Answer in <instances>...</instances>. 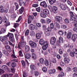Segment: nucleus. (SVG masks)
Returning <instances> with one entry per match:
<instances>
[{
    "label": "nucleus",
    "mask_w": 77,
    "mask_h": 77,
    "mask_svg": "<svg viewBox=\"0 0 77 77\" xmlns=\"http://www.w3.org/2000/svg\"><path fill=\"white\" fill-rule=\"evenodd\" d=\"M6 36L7 37H9V38L10 41L12 42H14L15 41V38H14V34H13L8 32V34L6 35Z\"/></svg>",
    "instance_id": "nucleus-1"
},
{
    "label": "nucleus",
    "mask_w": 77,
    "mask_h": 77,
    "mask_svg": "<svg viewBox=\"0 0 77 77\" xmlns=\"http://www.w3.org/2000/svg\"><path fill=\"white\" fill-rule=\"evenodd\" d=\"M26 42H19L18 44V48H19V49H20L21 50V47H24V46L26 45Z\"/></svg>",
    "instance_id": "nucleus-2"
},
{
    "label": "nucleus",
    "mask_w": 77,
    "mask_h": 77,
    "mask_svg": "<svg viewBox=\"0 0 77 77\" xmlns=\"http://www.w3.org/2000/svg\"><path fill=\"white\" fill-rule=\"evenodd\" d=\"M29 44L32 48H36L37 46V45L36 43L31 41H30L29 42Z\"/></svg>",
    "instance_id": "nucleus-3"
},
{
    "label": "nucleus",
    "mask_w": 77,
    "mask_h": 77,
    "mask_svg": "<svg viewBox=\"0 0 77 77\" xmlns=\"http://www.w3.org/2000/svg\"><path fill=\"white\" fill-rule=\"evenodd\" d=\"M48 42L46 41L45 43V45L42 47V48L43 50H47V48H48Z\"/></svg>",
    "instance_id": "nucleus-4"
},
{
    "label": "nucleus",
    "mask_w": 77,
    "mask_h": 77,
    "mask_svg": "<svg viewBox=\"0 0 77 77\" xmlns=\"http://www.w3.org/2000/svg\"><path fill=\"white\" fill-rule=\"evenodd\" d=\"M56 41V38L55 37H52L51 38L50 40V43L52 45H54V44L55 42Z\"/></svg>",
    "instance_id": "nucleus-5"
},
{
    "label": "nucleus",
    "mask_w": 77,
    "mask_h": 77,
    "mask_svg": "<svg viewBox=\"0 0 77 77\" xmlns=\"http://www.w3.org/2000/svg\"><path fill=\"white\" fill-rule=\"evenodd\" d=\"M40 5L43 8H47V4L45 1H43L41 2Z\"/></svg>",
    "instance_id": "nucleus-6"
},
{
    "label": "nucleus",
    "mask_w": 77,
    "mask_h": 77,
    "mask_svg": "<svg viewBox=\"0 0 77 77\" xmlns=\"http://www.w3.org/2000/svg\"><path fill=\"white\" fill-rule=\"evenodd\" d=\"M3 21L4 22H5V23H6V26H9V25H10V23H9V22L8 21V20H7L6 17H4Z\"/></svg>",
    "instance_id": "nucleus-7"
},
{
    "label": "nucleus",
    "mask_w": 77,
    "mask_h": 77,
    "mask_svg": "<svg viewBox=\"0 0 77 77\" xmlns=\"http://www.w3.org/2000/svg\"><path fill=\"white\" fill-rule=\"evenodd\" d=\"M77 34H73L72 35V40L73 41L75 42V40H76V39H77Z\"/></svg>",
    "instance_id": "nucleus-8"
},
{
    "label": "nucleus",
    "mask_w": 77,
    "mask_h": 77,
    "mask_svg": "<svg viewBox=\"0 0 77 77\" xmlns=\"http://www.w3.org/2000/svg\"><path fill=\"white\" fill-rule=\"evenodd\" d=\"M56 20L58 22L60 23V20H62V18L60 16H57L55 17Z\"/></svg>",
    "instance_id": "nucleus-9"
},
{
    "label": "nucleus",
    "mask_w": 77,
    "mask_h": 77,
    "mask_svg": "<svg viewBox=\"0 0 77 77\" xmlns=\"http://www.w3.org/2000/svg\"><path fill=\"white\" fill-rule=\"evenodd\" d=\"M52 9L54 13H55V14H56V13H57L58 9H57V7H56L55 6H54L52 7Z\"/></svg>",
    "instance_id": "nucleus-10"
},
{
    "label": "nucleus",
    "mask_w": 77,
    "mask_h": 77,
    "mask_svg": "<svg viewBox=\"0 0 77 77\" xmlns=\"http://www.w3.org/2000/svg\"><path fill=\"white\" fill-rule=\"evenodd\" d=\"M60 7L62 10L63 11L66 10V7H65V5L63 4H60Z\"/></svg>",
    "instance_id": "nucleus-11"
},
{
    "label": "nucleus",
    "mask_w": 77,
    "mask_h": 77,
    "mask_svg": "<svg viewBox=\"0 0 77 77\" xmlns=\"http://www.w3.org/2000/svg\"><path fill=\"white\" fill-rule=\"evenodd\" d=\"M25 50L26 53L29 52V50H30V47H29V46L28 45L25 46Z\"/></svg>",
    "instance_id": "nucleus-12"
},
{
    "label": "nucleus",
    "mask_w": 77,
    "mask_h": 77,
    "mask_svg": "<svg viewBox=\"0 0 77 77\" xmlns=\"http://www.w3.org/2000/svg\"><path fill=\"white\" fill-rule=\"evenodd\" d=\"M43 12L44 14H45L46 15H48L49 14V11L47 9H43Z\"/></svg>",
    "instance_id": "nucleus-13"
},
{
    "label": "nucleus",
    "mask_w": 77,
    "mask_h": 77,
    "mask_svg": "<svg viewBox=\"0 0 77 77\" xmlns=\"http://www.w3.org/2000/svg\"><path fill=\"white\" fill-rule=\"evenodd\" d=\"M29 29L30 30H33L35 29V26L32 24H30L29 25Z\"/></svg>",
    "instance_id": "nucleus-14"
},
{
    "label": "nucleus",
    "mask_w": 77,
    "mask_h": 77,
    "mask_svg": "<svg viewBox=\"0 0 77 77\" xmlns=\"http://www.w3.org/2000/svg\"><path fill=\"white\" fill-rule=\"evenodd\" d=\"M71 36H72V33L71 32H68L67 35V38L68 39H71Z\"/></svg>",
    "instance_id": "nucleus-15"
},
{
    "label": "nucleus",
    "mask_w": 77,
    "mask_h": 77,
    "mask_svg": "<svg viewBox=\"0 0 77 77\" xmlns=\"http://www.w3.org/2000/svg\"><path fill=\"white\" fill-rule=\"evenodd\" d=\"M25 58L27 59H30V58L31 56L29 54L26 53V54H25Z\"/></svg>",
    "instance_id": "nucleus-16"
},
{
    "label": "nucleus",
    "mask_w": 77,
    "mask_h": 77,
    "mask_svg": "<svg viewBox=\"0 0 77 77\" xmlns=\"http://www.w3.org/2000/svg\"><path fill=\"white\" fill-rule=\"evenodd\" d=\"M46 42V41L45 42L43 39H41L40 40L39 43L40 45H42L43 44H45V43Z\"/></svg>",
    "instance_id": "nucleus-17"
},
{
    "label": "nucleus",
    "mask_w": 77,
    "mask_h": 77,
    "mask_svg": "<svg viewBox=\"0 0 77 77\" xmlns=\"http://www.w3.org/2000/svg\"><path fill=\"white\" fill-rule=\"evenodd\" d=\"M41 33H37L36 34V38L37 39H40V38H41Z\"/></svg>",
    "instance_id": "nucleus-18"
},
{
    "label": "nucleus",
    "mask_w": 77,
    "mask_h": 77,
    "mask_svg": "<svg viewBox=\"0 0 77 77\" xmlns=\"http://www.w3.org/2000/svg\"><path fill=\"white\" fill-rule=\"evenodd\" d=\"M64 61L66 63H68L69 62V58H65L64 59Z\"/></svg>",
    "instance_id": "nucleus-19"
},
{
    "label": "nucleus",
    "mask_w": 77,
    "mask_h": 77,
    "mask_svg": "<svg viewBox=\"0 0 77 77\" xmlns=\"http://www.w3.org/2000/svg\"><path fill=\"white\" fill-rule=\"evenodd\" d=\"M30 68L32 70H35L36 69V66L33 64L30 65Z\"/></svg>",
    "instance_id": "nucleus-20"
},
{
    "label": "nucleus",
    "mask_w": 77,
    "mask_h": 77,
    "mask_svg": "<svg viewBox=\"0 0 77 77\" xmlns=\"http://www.w3.org/2000/svg\"><path fill=\"white\" fill-rule=\"evenodd\" d=\"M19 5L20 6H22L23 4L24 6L26 5V4L24 2H23L22 0H19Z\"/></svg>",
    "instance_id": "nucleus-21"
},
{
    "label": "nucleus",
    "mask_w": 77,
    "mask_h": 77,
    "mask_svg": "<svg viewBox=\"0 0 77 77\" xmlns=\"http://www.w3.org/2000/svg\"><path fill=\"white\" fill-rule=\"evenodd\" d=\"M24 10V7H22L19 10V12L20 14H22L23 12V11Z\"/></svg>",
    "instance_id": "nucleus-22"
},
{
    "label": "nucleus",
    "mask_w": 77,
    "mask_h": 77,
    "mask_svg": "<svg viewBox=\"0 0 77 77\" xmlns=\"http://www.w3.org/2000/svg\"><path fill=\"white\" fill-rule=\"evenodd\" d=\"M2 69H4V70H7L8 69V66L6 65H3L2 66Z\"/></svg>",
    "instance_id": "nucleus-23"
},
{
    "label": "nucleus",
    "mask_w": 77,
    "mask_h": 77,
    "mask_svg": "<svg viewBox=\"0 0 77 77\" xmlns=\"http://www.w3.org/2000/svg\"><path fill=\"white\" fill-rule=\"evenodd\" d=\"M44 14L45 13H41L40 14V16L42 17H43V18H46L47 17V15Z\"/></svg>",
    "instance_id": "nucleus-24"
},
{
    "label": "nucleus",
    "mask_w": 77,
    "mask_h": 77,
    "mask_svg": "<svg viewBox=\"0 0 77 77\" xmlns=\"http://www.w3.org/2000/svg\"><path fill=\"white\" fill-rule=\"evenodd\" d=\"M0 12H4V7L3 6H0Z\"/></svg>",
    "instance_id": "nucleus-25"
},
{
    "label": "nucleus",
    "mask_w": 77,
    "mask_h": 77,
    "mask_svg": "<svg viewBox=\"0 0 77 77\" xmlns=\"http://www.w3.org/2000/svg\"><path fill=\"white\" fill-rule=\"evenodd\" d=\"M49 2L51 5H53L54 3H55L56 0H49Z\"/></svg>",
    "instance_id": "nucleus-26"
},
{
    "label": "nucleus",
    "mask_w": 77,
    "mask_h": 77,
    "mask_svg": "<svg viewBox=\"0 0 77 77\" xmlns=\"http://www.w3.org/2000/svg\"><path fill=\"white\" fill-rule=\"evenodd\" d=\"M59 41L60 43H63V38L62 37H60L59 38Z\"/></svg>",
    "instance_id": "nucleus-27"
},
{
    "label": "nucleus",
    "mask_w": 77,
    "mask_h": 77,
    "mask_svg": "<svg viewBox=\"0 0 77 77\" xmlns=\"http://www.w3.org/2000/svg\"><path fill=\"white\" fill-rule=\"evenodd\" d=\"M45 36H50V32L45 31Z\"/></svg>",
    "instance_id": "nucleus-28"
},
{
    "label": "nucleus",
    "mask_w": 77,
    "mask_h": 77,
    "mask_svg": "<svg viewBox=\"0 0 77 77\" xmlns=\"http://www.w3.org/2000/svg\"><path fill=\"white\" fill-rule=\"evenodd\" d=\"M54 25L55 26H56L58 28V29H60V26H59V24L57 22H55L54 23Z\"/></svg>",
    "instance_id": "nucleus-29"
},
{
    "label": "nucleus",
    "mask_w": 77,
    "mask_h": 77,
    "mask_svg": "<svg viewBox=\"0 0 77 77\" xmlns=\"http://www.w3.org/2000/svg\"><path fill=\"white\" fill-rule=\"evenodd\" d=\"M42 70L44 72H46L47 71V67H44L42 68Z\"/></svg>",
    "instance_id": "nucleus-30"
},
{
    "label": "nucleus",
    "mask_w": 77,
    "mask_h": 77,
    "mask_svg": "<svg viewBox=\"0 0 77 77\" xmlns=\"http://www.w3.org/2000/svg\"><path fill=\"white\" fill-rule=\"evenodd\" d=\"M44 63L45 65L46 66H48L49 65V63L48 61L47 60H45L44 62Z\"/></svg>",
    "instance_id": "nucleus-31"
},
{
    "label": "nucleus",
    "mask_w": 77,
    "mask_h": 77,
    "mask_svg": "<svg viewBox=\"0 0 77 77\" xmlns=\"http://www.w3.org/2000/svg\"><path fill=\"white\" fill-rule=\"evenodd\" d=\"M6 38V36H4V37L2 36H1L0 37V41L1 42H3L4 41V38Z\"/></svg>",
    "instance_id": "nucleus-32"
},
{
    "label": "nucleus",
    "mask_w": 77,
    "mask_h": 77,
    "mask_svg": "<svg viewBox=\"0 0 77 77\" xmlns=\"http://www.w3.org/2000/svg\"><path fill=\"white\" fill-rule=\"evenodd\" d=\"M32 58L34 59H36V54H35L34 53H32Z\"/></svg>",
    "instance_id": "nucleus-33"
},
{
    "label": "nucleus",
    "mask_w": 77,
    "mask_h": 77,
    "mask_svg": "<svg viewBox=\"0 0 77 77\" xmlns=\"http://www.w3.org/2000/svg\"><path fill=\"white\" fill-rule=\"evenodd\" d=\"M11 66L12 67L14 68V67H15L17 66V64L15 62H13L11 64Z\"/></svg>",
    "instance_id": "nucleus-34"
},
{
    "label": "nucleus",
    "mask_w": 77,
    "mask_h": 77,
    "mask_svg": "<svg viewBox=\"0 0 77 77\" xmlns=\"http://www.w3.org/2000/svg\"><path fill=\"white\" fill-rule=\"evenodd\" d=\"M6 30L5 28H2L1 29V32L2 33H5L6 32Z\"/></svg>",
    "instance_id": "nucleus-35"
},
{
    "label": "nucleus",
    "mask_w": 77,
    "mask_h": 77,
    "mask_svg": "<svg viewBox=\"0 0 77 77\" xmlns=\"http://www.w3.org/2000/svg\"><path fill=\"white\" fill-rule=\"evenodd\" d=\"M19 56L21 57H23V50H21L19 51Z\"/></svg>",
    "instance_id": "nucleus-36"
},
{
    "label": "nucleus",
    "mask_w": 77,
    "mask_h": 77,
    "mask_svg": "<svg viewBox=\"0 0 77 77\" xmlns=\"http://www.w3.org/2000/svg\"><path fill=\"white\" fill-rule=\"evenodd\" d=\"M73 51L75 54H77V49L76 48H73Z\"/></svg>",
    "instance_id": "nucleus-37"
},
{
    "label": "nucleus",
    "mask_w": 77,
    "mask_h": 77,
    "mask_svg": "<svg viewBox=\"0 0 77 77\" xmlns=\"http://www.w3.org/2000/svg\"><path fill=\"white\" fill-rule=\"evenodd\" d=\"M70 21H76V18L75 17H72L70 18Z\"/></svg>",
    "instance_id": "nucleus-38"
},
{
    "label": "nucleus",
    "mask_w": 77,
    "mask_h": 77,
    "mask_svg": "<svg viewBox=\"0 0 77 77\" xmlns=\"http://www.w3.org/2000/svg\"><path fill=\"white\" fill-rule=\"evenodd\" d=\"M70 56L71 57H74L75 56L74 53L72 52H70Z\"/></svg>",
    "instance_id": "nucleus-39"
},
{
    "label": "nucleus",
    "mask_w": 77,
    "mask_h": 77,
    "mask_svg": "<svg viewBox=\"0 0 77 77\" xmlns=\"http://www.w3.org/2000/svg\"><path fill=\"white\" fill-rule=\"evenodd\" d=\"M58 34L60 35H63V32L62 30L59 31L58 32Z\"/></svg>",
    "instance_id": "nucleus-40"
},
{
    "label": "nucleus",
    "mask_w": 77,
    "mask_h": 77,
    "mask_svg": "<svg viewBox=\"0 0 77 77\" xmlns=\"http://www.w3.org/2000/svg\"><path fill=\"white\" fill-rule=\"evenodd\" d=\"M15 5L16 6V9L15 10V11H17V10L18 9V8H19V5L17 3H15Z\"/></svg>",
    "instance_id": "nucleus-41"
},
{
    "label": "nucleus",
    "mask_w": 77,
    "mask_h": 77,
    "mask_svg": "<svg viewBox=\"0 0 77 77\" xmlns=\"http://www.w3.org/2000/svg\"><path fill=\"white\" fill-rule=\"evenodd\" d=\"M13 52L14 54L11 55V57L13 58H14V59H16V58H17V57L15 55V53H14V51H13Z\"/></svg>",
    "instance_id": "nucleus-42"
},
{
    "label": "nucleus",
    "mask_w": 77,
    "mask_h": 77,
    "mask_svg": "<svg viewBox=\"0 0 77 77\" xmlns=\"http://www.w3.org/2000/svg\"><path fill=\"white\" fill-rule=\"evenodd\" d=\"M36 11L38 12H41V8L40 7L36 8Z\"/></svg>",
    "instance_id": "nucleus-43"
},
{
    "label": "nucleus",
    "mask_w": 77,
    "mask_h": 77,
    "mask_svg": "<svg viewBox=\"0 0 77 77\" xmlns=\"http://www.w3.org/2000/svg\"><path fill=\"white\" fill-rule=\"evenodd\" d=\"M40 62L41 63H43L44 62V59L41 58L39 60Z\"/></svg>",
    "instance_id": "nucleus-44"
},
{
    "label": "nucleus",
    "mask_w": 77,
    "mask_h": 77,
    "mask_svg": "<svg viewBox=\"0 0 77 77\" xmlns=\"http://www.w3.org/2000/svg\"><path fill=\"white\" fill-rule=\"evenodd\" d=\"M3 53L6 56H8V52H7V51H3Z\"/></svg>",
    "instance_id": "nucleus-45"
},
{
    "label": "nucleus",
    "mask_w": 77,
    "mask_h": 77,
    "mask_svg": "<svg viewBox=\"0 0 77 77\" xmlns=\"http://www.w3.org/2000/svg\"><path fill=\"white\" fill-rule=\"evenodd\" d=\"M29 19L31 20H33L34 19V16H30L29 17Z\"/></svg>",
    "instance_id": "nucleus-46"
},
{
    "label": "nucleus",
    "mask_w": 77,
    "mask_h": 77,
    "mask_svg": "<svg viewBox=\"0 0 77 77\" xmlns=\"http://www.w3.org/2000/svg\"><path fill=\"white\" fill-rule=\"evenodd\" d=\"M29 33V29H27L25 32V36H27V35H28Z\"/></svg>",
    "instance_id": "nucleus-47"
},
{
    "label": "nucleus",
    "mask_w": 77,
    "mask_h": 77,
    "mask_svg": "<svg viewBox=\"0 0 77 77\" xmlns=\"http://www.w3.org/2000/svg\"><path fill=\"white\" fill-rule=\"evenodd\" d=\"M17 17V15L15 14H13L11 15V17L12 18H15Z\"/></svg>",
    "instance_id": "nucleus-48"
},
{
    "label": "nucleus",
    "mask_w": 77,
    "mask_h": 77,
    "mask_svg": "<svg viewBox=\"0 0 77 77\" xmlns=\"http://www.w3.org/2000/svg\"><path fill=\"white\" fill-rule=\"evenodd\" d=\"M36 25L38 27H41V24L40 23H36Z\"/></svg>",
    "instance_id": "nucleus-49"
},
{
    "label": "nucleus",
    "mask_w": 77,
    "mask_h": 77,
    "mask_svg": "<svg viewBox=\"0 0 77 77\" xmlns=\"http://www.w3.org/2000/svg\"><path fill=\"white\" fill-rule=\"evenodd\" d=\"M68 47L69 49H71L72 50V48H73V45L69 44L68 45Z\"/></svg>",
    "instance_id": "nucleus-50"
},
{
    "label": "nucleus",
    "mask_w": 77,
    "mask_h": 77,
    "mask_svg": "<svg viewBox=\"0 0 77 77\" xmlns=\"http://www.w3.org/2000/svg\"><path fill=\"white\" fill-rule=\"evenodd\" d=\"M22 65H23V66H24L26 65V63H25V61L24 60L21 61Z\"/></svg>",
    "instance_id": "nucleus-51"
},
{
    "label": "nucleus",
    "mask_w": 77,
    "mask_h": 77,
    "mask_svg": "<svg viewBox=\"0 0 77 77\" xmlns=\"http://www.w3.org/2000/svg\"><path fill=\"white\" fill-rule=\"evenodd\" d=\"M59 52L60 54H63V51L62 50L60 49L59 50Z\"/></svg>",
    "instance_id": "nucleus-52"
},
{
    "label": "nucleus",
    "mask_w": 77,
    "mask_h": 77,
    "mask_svg": "<svg viewBox=\"0 0 77 77\" xmlns=\"http://www.w3.org/2000/svg\"><path fill=\"white\" fill-rule=\"evenodd\" d=\"M64 21L67 24H68V23H69V20L68 19H65L64 20Z\"/></svg>",
    "instance_id": "nucleus-53"
},
{
    "label": "nucleus",
    "mask_w": 77,
    "mask_h": 77,
    "mask_svg": "<svg viewBox=\"0 0 77 77\" xmlns=\"http://www.w3.org/2000/svg\"><path fill=\"white\" fill-rule=\"evenodd\" d=\"M51 20L48 18L47 19V22L48 24H49L50 23H51Z\"/></svg>",
    "instance_id": "nucleus-54"
},
{
    "label": "nucleus",
    "mask_w": 77,
    "mask_h": 77,
    "mask_svg": "<svg viewBox=\"0 0 77 77\" xmlns=\"http://www.w3.org/2000/svg\"><path fill=\"white\" fill-rule=\"evenodd\" d=\"M21 16H20L18 18L17 20L16 21V22L18 23L19 21H20V20H21Z\"/></svg>",
    "instance_id": "nucleus-55"
},
{
    "label": "nucleus",
    "mask_w": 77,
    "mask_h": 77,
    "mask_svg": "<svg viewBox=\"0 0 77 77\" xmlns=\"http://www.w3.org/2000/svg\"><path fill=\"white\" fill-rule=\"evenodd\" d=\"M70 15L71 17H73L74 16V13H73V12L72 11H70Z\"/></svg>",
    "instance_id": "nucleus-56"
},
{
    "label": "nucleus",
    "mask_w": 77,
    "mask_h": 77,
    "mask_svg": "<svg viewBox=\"0 0 77 77\" xmlns=\"http://www.w3.org/2000/svg\"><path fill=\"white\" fill-rule=\"evenodd\" d=\"M30 35L31 36H35V32L32 31L31 32Z\"/></svg>",
    "instance_id": "nucleus-57"
},
{
    "label": "nucleus",
    "mask_w": 77,
    "mask_h": 77,
    "mask_svg": "<svg viewBox=\"0 0 77 77\" xmlns=\"http://www.w3.org/2000/svg\"><path fill=\"white\" fill-rule=\"evenodd\" d=\"M34 74L36 76H38V75H39V73L37 71H35V72Z\"/></svg>",
    "instance_id": "nucleus-58"
},
{
    "label": "nucleus",
    "mask_w": 77,
    "mask_h": 77,
    "mask_svg": "<svg viewBox=\"0 0 77 77\" xmlns=\"http://www.w3.org/2000/svg\"><path fill=\"white\" fill-rule=\"evenodd\" d=\"M4 72H5V71L2 69H0V74H2Z\"/></svg>",
    "instance_id": "nucleus-59"
},
{
    "label": "nucleus",
    "mask_w": 77,
    "mask_h": 77,
    "mask_svg": "<svg viewBox=\"0 0 77 77\" xmlns=\"http://www.w3.org/2000/svg\"><path fill=\"white\" fill-rule=\"evenodd\" d=\"M73 70L75 72H77V67H74L73 68Z\"/></svg>",
    "instance_id": "nucleus-60"
},
{
    "label": "nucleus",
    "mask_w": 77,
    "mask_h": 77,
    "mask_svg": "<svg viewBox=\"0 0 77 77\" xmlns=\"http://www.w3.org/2000/svg\"><path fill=\"white\" fill-rule=\"evenodd\" d=\"M19 26V24H18V23H16L14 24V27L15 28H16V27H18V26Z\"/></svg>",
    "instance_id": "nucleus-61"
},
{
    "label": "nucleus",
    "mask_w": 77,
    "mask_h": 77,
    "mask_svg": "<svg viewBox=\"0 0 77 77\" xmlns=\"http://www.w3.org/2000/svg\"><path fill=\"white\" fill-rule=\"evenodd\" d=\"M63 56L65 58H66V57H68V54L67 53L64 54Z\"/></svg>",
    "instance_id": "nucleus-62"
},
{
    "label": "nucleus",
    "mask_w": 77,
    "mask_h": 77,
    "mask_svg": "<svg viewBox=\"0 0 77 77\" xmlns=\"http://www.w3.org/2000/svg\"><path fill=\"white\" fill-rule=\"evenodd\" d=\"M21 42H25L24 39V36H21Z\"/></svg>",
    "instance_id": "nucleus-63"
},
{
    "label": "nucleus",
    "mask_w": 77,
    "mask_h": 77,
    "mask_svg": "<svg viewBox=\"0 0 77 77\" xmlns=\"http://www.w3.org/2000/svg\"><path fill=\"white\" fill-rule=\"evenodd\" d=\"M2 77H9V75L8 74H4Z\"/></svg>",
    "instance_id": "nucleus-64"
}]
</instances>
